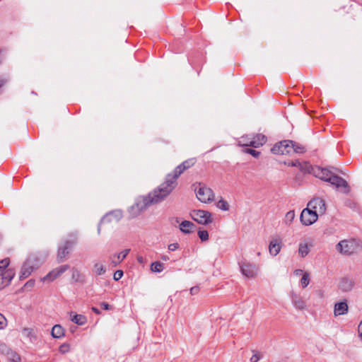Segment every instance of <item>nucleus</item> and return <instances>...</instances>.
I'll list each match as a JSON object with an SVG mask.
<instances>
[{"label": "nucleus", "mask_w": 362, "mask_h": 362, "mask_svg": "<svg viewBox=\"0 0 362 362\" xmlns=\"http://www.w3.org/2000/svg\"><path fill=\"white\" fill-rule=\"evenodd\" d=\"M195 162V158H189L177 165L172 173L166 175L164 182L147 195L142 196L136 200L129 210L130 216L132 218L136 217L151 205L164 200L175 188L176 181L179 176L186 170L193 166Z\"/></svg>", "instance_id": "1"}, {"label": "nucleus", "mask_w": 362, "mask_h": 362, "mask_svg": "<svg viewBox=\"0 0 362 362\" xmlns=\"http://www.w3.org/2000/svg\"><path fill=\"white\" fill-rule=\"evenodd\" d=\"M337 173H341L339 169L334 167L321 168L320 166H315L313 168V175L334 186L338 190L344 194H349L350 187L348 182L342 177L336 175Z\"/></svg>", "instance_id": "2"}, {"label": "nucleus", "mask_w": 362, "mask_h": 362, "mask_svg": "<svg viewBox=\"0 0 362 362\" xmlns=\"http://www.w3.org/2000/svg\"><path fill=\"white\" fill-rule=\"evenodd\" d=\"M360 247V241L358 240L350 238L339 241L336 245V250L340 254L351 255L356 252Z\"/></svg>", "instance_id": "3"}, {"label": "nucleus", "mask_w": 362, "mask_h": 362, "mask_svg": "<svg viewBox=\"0 0 362 362\" xmlns=\"http://www.w3.org/2000/svg\"><path fill=\"white\" fill-rule=\"evenodd\" d=\"M9 262L8 258L0 261V289L8 286L15 276L13 269H6Z\"/></svg>", "instance_id": "4"}, {"label": "nucleus", "mask_w": 362, "mask_h": 362, "mask_svg": "<svg viewBox=\"0 0 362 362\" xmlns=\"http://www.w3.org/2000/svg\"><path fill=\"white\" fill-rule=\"evenodd\" d=\"M241 274L247 278H254L257 276L259 267L257 264L250 262L245 259L238 262Z\"/></svg>", "instance_id": "5"}, {"label": "nucleus", "mask_w": 362, "mask_h": 362, "mask_svg": "<svg viewBox=\"0 0 362 362\" xmlns=\"http://www.w3.org/2000/svg\"><path fill=\"white\" fill-rule=\"evenodd\" d=\"M191 216L194 221L202 225H207L213 221L211 213L204 210H194Z\"/></svg>", "instance_id": "6"}, {"label": "nucleus", "mask_w": 362, "mask_h": 362, "mask_svg": "<svg viewBox=\"0 0 362 362\" xmlns=\"http://www.w3.org/2000/svg\"><path fill=\"white\" fill-rule=\"evenodd\" d=\"M76 243V239L68 240L64 242L63 246L59 247L57 257L58 262H62L64 261Z\"/></svg>", "instance_id": "7"}, {"label": "nucleus", "mask_w": 362, "mask_h": 362, "mask_svg": "<svg viewBox=\"0 0 362 362\" xmlns=\"http://www.w3.org/2000/svg\"><path fill=\"white\" fill-rule=\"evenodd\" d=\"M291 140H283L276 143L271 148L274 154L277 155H290Z\"/></svg>", "instance_id": "8"}, {"label": "nucleus", "mask_w": 362, "mask_h": 362, "mask_svg": "<svg viewBox=\"0 0 362 362\" xmlns=\"http://www.w3.org/2000/svg\"><path fill=\"white\" fill-rule=\"evenodd\" d=\"M318 215L310 207L304 209L300 214V219L305 226H310L317 221Z\"/></svg>", "instance_id": "9"}, {"label": "nucleus", "mask_w": 362, "mask_h": 362, "mask_svg": "<svg viewBox=\"0 0 362 362\" xmlns=\"http://www.w3.org/2000/svg\"><path fill=\"white\" fill-rule=\"evenodd\" d=\"M196 195L197 199L203 203L211 202L214 197L213 191L205 186L200 187L198 189Z\"/></svg>", "instance_id": "10"}, {"label": "nucleus", "mask_w": 362, "mask_h": 362, "mask_svg": "<svg viewBox=\"0 0 362 362\" xmlns=\"http://www.w3.org/2000/svg\"><path fill=\"white\" fill-rule=\"evenodd\" d=\"M308 206L312 209L317 214H324L326 211V204L324 199L320 197L314 198L308 204Z\"/></svg>", "instance_id": "11"}, {"label": "nucleus", "mask_w": 362, "mask_h": 362, "mask_svg": "<svg viewBox=\"0 0 362 362\" xmlns=\"http://www.w3.org/2000/svg\"><path fill=\"white\" fill-rule=\"evenodd\" d=\"M69 266L68 264H64L59 267H57L49 272L46 276H45L42 281H52L57 278L59 277L63 273H64L68 269Z\"/></svg>", "instance_id": "12"}, {"label": "nucleus", "mask_w": 362, "mask_h": 362, "mask_svg": "<svg viewBox=\"0 0 362 362\" xmlns=\"http://www.w3.org/2000/svg\"><path fill=\"white\" fill-rule=\"evenodd\" d=\"M267 141V138L262 134H257L253 135L251 141L244 144L245 146H252L253 148H259L263 146Z\"/></svg>", "instance_id": "13"}, {"label": "nucleus", "mask_w": 362, "mask_h": 362, "mask_svg": "<svg viewBox=\"0 0 362 362\" xmlns=\"http://www.w3.org/2000/svg\"><path fill=\"white\" fill-rule=\"evenodd\" d=\"M33 259L31 258H28L23 264L21 271L20 273L19 278L20 279H24L28 277L31 273L35 269L33 264Z\"/></svg>", "instance_id": "14"}, {"label": "nucleus", "mask_w": 362, "mask_h": 362, "mask_svg": "<svg viewBox=\"0 0 362 362\" xmlns=\"http://www.w3.org/2000/svg\"><path fill=\"white\" fill-rule=\"evenodd\" d=\"M355 285V281L349 277H343L339 284V289L342 292H349L352 290Z\"/></svg>", "instance_id": "15"}, {"label": "nucleus", "mask_w": 362, "mask_h": 362, "mask_svg": "<svg viewBox=\"0 0 362 362\" xmlns=\"http://www.w3.org/2000/svg\"><path fill=\"white\" fill-rule=\"evenodd\" d=\"M71 279L74 283L83 285L86 283V276L76 268L71 269Z\"/></svg>", "instance_id": "16"}, {"label": "nucleus", "mask_w": 362, "mask_h": 362, "mask_svg": "<svg viewBox=\"0 0 362 362\" xmlns=\"http://www.w3.org/2000/svg\"><path fill=\"white\" fill-rule=\"evenodd\" d=\"M348 312V304L346 300L335 303L334 314L335 316L346 314Z\"/></svg>", "instance_id": "17"}, {"label": "nucleus", "mask_w": 362, "mask_h": 362, "mask_svg": "<svg viewBox=\"0 0 362 362\" xmlns=\"http://www.w3.org/2000/svg\"><path fill=\"white\" fill-rule=\"evenodd\" d=\"M291 300L294 307L298 310H304L306 307L305 300L299 295L293 293Z\"/></svg>", "instance_id": "18"}, {"label": "nucleus", "mask_w": 362, "mask_h": 362, "mask_svg": "<svg viewBox=\"0 0 362 362\" xmlns=\"http://www.w3.org/2000/svg\"><path fill=\"white\" fill-rule=\"evenodd\" d=\"M196 226L189 221H183L180 223V230L185 234H189L194 231Z\"/></svg>", "instance_id": "19"}, {"label": "nucleus", "mask_w": 362, "mask_h": 362, "mask_svg": "<svg viewBox=\"0 0 362 362\" xmlns=\"http://www.w3.org/2000/svg\"><path fill=\"white\" fill-rule=\"evenodd\" d=\"M280 243L281 240L279 239H275L270 241L269 245V251L272 255L276 256L279 253L281 250Z\"/></svg>", "instance_id": "20"}, {"label": "nucleus", "mask_w": 362, "mask_h": 362, "mask_svg": "<svg viewBox=\"0 0 362 362\" xmlns=\"http://www.w3.org/2000/svg\"><path fill=\"white\" fill-rule=\"evenodd\" d=\"M70 317L71 320L78 325H83L87 322L86 316L80 314H76L74 312L70 313Z\"/></svg>", "instance_id": "21"}, {"label": "nucleus", "mask_w": 362, "mask_h": 362, "mask_svg": "<svg viewBox=\"0 0 362 362\" xmlns=\"http://www.w3.org/2000/svg\"><path fill=\"white\" fill-rule=\"evenodd\" d=\"M290 146L291 148V154L293 153L301 154L306 151V148L303 145L293 141H291Z\"/></svg>", "instance_id": "22"}, {"label": "nucleus", "mask_w": 362, "mask_h": 362, "mask_svg": "<svg viewBox=\"0 0 362 362\" xmlns=\"http://www.w3.org/2000/svg\"><path fill=\"white\" fill-rule=\"evenodd\" d=\"M64 335V329L60 325H55L52 329V336L54 338H61Z\"/></svg>", "instance_id": "23"}, {"label": "nucleus", "mask_w": 362, "mask_h": 362, "mask_svg": "<svg viewBox=\"0 0 362 362\" xmlns=\"http://www.w3.org/2000/svg\"><path fill=\"white\" fill-rule=\"evenodd\" d=\"M129 251H130V249H125L123 251H122L121 252L114 255V258H115L116 259L112 260V263H114L115 264H117L122 262L126 258V257L129 254Z\"/></svg>", "instance_id": "24"}, {"label": "nucleus", "mask_w": 362, "mask_h": 362, "mask_svg": "<svg viewBox=\"0 0 362 362\" xmlns=\"http://www.w3.org/2000/svg\"><path fill=\"white\" fill-rule=\"evenodd\" d=\"M93 271L97 276H101L105 274L106 268L103 264L97 262L94 264Z\"/></svg>", "instance_id": "25"}, {"label": "nucleus", "mask_w": 362, "mask_h": 362, "mask_svg": "<svg viewBox=\"0 0 362 362\" xmlns=\"http://www.w3.org/2000/svg\"><path fill=\"white\" fill-rule=\"evenodd\" d=\"M310 252L309 246L306 243H300L298 247V253L302 257H305Z\"/></svg>", "instance_id": "26"}, {"label": "nucleus", "mask_w": 362, "mask_h": 362, "mask_svg": "<svg viewBox=\"0 0 362 362\" xmlns=\"http://www.w3.org/2000/svg\"><path fill=\"white\" fill-rule=\"evenodd\" d=\"M298 168L303 173H310V170L311 169L313 170V168L308 162H305V161H304V162L300 161V165H298Z\"/></svg>", "instance_id": "27"}, {"label": "nucleus", "mask_w": 362, "mask_h": 362, "mask_svg": "<svg viewBox=\"0 0 362 362\" xmlns=\"http://www.w3.org/2000/svg\"><path fill=\"white\" fill-rule=\"evenodd\" d=\"M151 269L153 272H160L164 269V264L160 262H154L151 265Z\"/></svg>", "instance_id": "28"}, {"label": "nucleus", "mask_w": 362, "mask_h": 362, "mask_svg": "<svg viewBox=\"0 0 362 362\" xmlns=\"http://www.w3.org/2000/svg\"><path fill=\"white\" fill-rule=\"evenodd\" d=\"M112 215H113V213H112V212H110V213H109V214H107L105 216H104L101 218V220H100V223H99V224H98V234H100V230H101V224H102L103 223H104V222H106V221H107V222H110V216H112Z\"/></svg>", "instance_id": "29"}, {"label": "nucleus", "mask_w": 362, "mask_h": 362, "mask_svg": "<svg viewBox=\"0 0 362 362\" xmlns=\"http://www.w3.org/2000/svg\"><path fill=\"white\" fill-rule=\"evenodd\" d=\"M217 207L218 209H220L222 211H228L229 210V204L228 203L223 200V199H221L217 203Z\"/></svg>", "instance_id": "30"}, {"label": "nucleus", "mask_w": 362, "mask_h": 362, "mask_svg": "<svg viewBox=\"0 0 362 362\" xmlns=\"http://www.w3.org/2000/svg\"><path fill=\"white\" fill-rule=\"evenodd\" d=\"M295 218V212L294 211L291 210V211H288L286 214V216H285V222L286 224H290L292 223V221H293Z\"/></svg>", "instance_id": "31"}, {"label": "nucleus", "mask_w": 362, "mask_h": 362, "mask_svg": "<svg viewBox=\"0 0 362 362\" xmlns=\"http://www.w3.org/2000/svg\"><path fill=\"white\" fill-rule=\"evenodd\" d=\"M309 282H310L309 274L307 273V272H305L303 274V276H302V278L300 279V284H301L302 287L303 288L307 287L308 285L309 284Z\"/></svg>", "instance_id": "32"}, {"label": "nucleus", "mask_w": 362, "mask_h": 362, "mask_svg": "<svg viewBox=\"0 0 362 362\" xmlns=\"http://www.w3.org/2000/svg\"><path fill=\"white\" fill-rule=\"evenodd\" d=\"M198 236L202 241H206L209 240V233L206 230H199Z\"/></svg>", "instance_id": "33"}, {"label": "nucleus", "mask_w": 362, "mask_h": 362, "mask_svg": "<svg viewBox=\"0 0 362 362\" xmlns=\"http://www.w3.org/2000/svg\"><path fill=\"white\" fill-rule=\"evenodd\" d=\"M244 153H248L252 156L255 158H258L260 155V152L252 148H246L244 151Z\"/></svg>", "instance_id": "34"}, {"label": "nucleus", "mask_w": 362, "mask_h": 362, "mask_svg": "<svg viewBox=\"0 0 362 362\" xmlns=\"http://www.w3.org/2000/svg\"><path fill=\"white\" fill-rule=\"evenodd\" d=\"M7 325V320L4 315L0 313V329H4Z\"/></svg>", "instance_id": "35"}, {"label": "nucleus", "mask_w": 362, "mask_h": 362, "mask_svg": "<svg viewBox=\"0 0 362 362\" xmlns=\"http://www.w3.org/2000/svg\"><path fill=\"white\" fill-rule=\"evenodd\" d=\"M252 138H250L248 135L243 136L240 138V141H239V144L240 146H245L243 144H247L249 141H251Z\"/></svg>", "instance_id": "36"}, {"label": "nucleus", "mask_w": 362, "mask_h": 362, "mask_svg": "<svg viewBox=\"0 0 362 362\" xmlns=\"http://www.w3.org/2000/svg\"><path fill=\"white\" fill-rule=\"evenodd\" d=\"M69 349H70L69 345L67 344H63L59 348V351L62 354H65V353L69 351Z\"/></svg>", "instance_id": "37"}, {"label": "nucleus", "mask_w": 362, "mask_h": 362, "mask_svg": "<svg viewBox=\"0 0 362 362\" xmlns=\"http://www.w3.org/2000/svg\"><path fill=\"white\" fill-rule=\"evenodd\" d=\"M123 272L122 270H117L113 275L115 281H119L123 276Z\"/></svg>", "instance_id": "38"}, {"label": "nucleus", "mask_w": 362, "mask_h": 362, "mask_svg": "<svg viewBox=\"0 0 362 362\" xmlns=\"http://www.w3.org/2000/svg\"><path fill=\"white\" fill-rule=\"evenodd\" d=\"M285 164L288 166L298 167V165H300V160H291V161H288V162H285Z\"/></svg>", "instance_id": "39"}, {"label": "nucleus", "mask_w": 362, "mask_h": 362, "mask_svg": "<svg viewBox=\"0 0 362 362\" xmlns=\"http://www.w3.org/2000/svg\"><path fill=\"white\" fill-rule=\"evenodd\" d=\"M11 355V361L13 362H20L21 361L20 356L18 354H16V352H12Z\"/></svg>", "instance_id": "40"}, {"label": "nucleus", "mask_w": 362, "mask_h": 362, "mask_svg": "<svg viewBox=\"0 0 362 362\" xmlns=\"http://www.w3.org/2000/svg\"><path fill=\"white\" fill-rule=\"evenodd\" d=\"M262 356L259 354H255L252 356L250 358V362H257L260 358Z\"/></svg>", "instance_id": "41"}, {"label": "nucleus", "mask_w": 362, "mask_h": 362, "mask_svg": "<svg viewBox=\"0 0 362 362\" xmlns=\"http://www.w3.org/2000/svg\"><path fill=\"white\" fill-rule=\"evenodd\" d=\"M100 307L103 309V310H110L112 308V305H110V304H108L106 302H102L100 303Z\"/></svg>", "instance_id": "42"}, {"label": "nucleus", "mask_w": 362, "mask_h": 362, "mask_svg": "<svg viewBox=\"0 0 362 362\" xmlns=\"http://www.w3.org/2000/svg\"><path fill=\"white\" fill-rule=\"evenodd\" d=\"M180 245L178 243H171L168 245V250L170 251H175L179 248Z\"/></svg>", "instance_id": "43"}, {"label": "nucleus", "mask_w": 362, "mask_h": 362, "mask_svg": "<svg viewBox=\"0 0 362 362\" xmlns=\"http://www.w3.org/2000/svg\"><path fill=\"white\" fill-rule=\"evenodd\" d=\"M199 290V288L198 286H194V287L191 288L190 293L192 295H194V294L197 293Z\"/></svg>", "instance_id": "44"}, {"label": "nucleus", "mask_w": 362, "mask_h": 362, "mask_svg": "<svg viewBox=\"0 0 362 362\" xmlns=\"http://www.w3.org/2000/svg\"><path fill=\"white\" fill-rule=\"evenodd\" d=\"M358 330L359 336L362 340V321L360 322V324L358 325Z\"/></svg>", "instance_id": "45"}, {"label": "nucleus", "mask_w": 362, "mask_h": 362, "mask_svg": "<svg viewBox=\"0 0 362 362\" xmlns=\"http://www.w3.org/2000/svg\"><path fill=\"white\" fill-rule=\"evenodd\" d=\"M23 332H26L28 336H30L33 333V329L30 328H24Z\"/></svg>", "instance_id": "46"}, {"label": "nucleus", "mask_w": 362, "mask_h": 362, "mask_svg": "<svg viewBox=\"0 0 362 362\" xmlns=\"http://www.w3.org/2000/svg\"><path fill=\"white\" fill-rule=\"evenodd\" d=\"M35 284L34 280H29L25 285V286H33Z\"/></svg>", "instance_id": "47"}, {"label": "nucleus", "mask_w": 362, "mask_h": 362, "mask_svg": "<svg viewBox=\"0 0 362 362\" xmlns=\"http://www.w3.org/2000/svg\"><path fill=\"white\" fill-rule=\"evenodd\" d=\"M91 310L95 314L100 315L101 313L100 310L98 308H95V307H92Z\"/></svg>", "instance_id": "48"}, {"label": "nucleus", "mask_w": 362, "mask_h": 362, "mask_svg": "<svg viewBox=\"0 0 362 362\" xmlns=\"http://www.w3.org/2000/svg\"><path fill=\"white\" fill-rule=\"evenodd\" d=\"M137 261L140 263H143L144 262V258L143 257L141 256H138L137 257Z\"/></svg>", "instance_id": "49"}, {"label": "nucleus", "mask_w": 362, "mask_h": 362, "mask_svg": "<svg viewBox=\"0 0 362 362\" xmlns=\"http://www.w3.org/2000/svg\"><path fill=\"white\" fill-rule=\"evenodd\" d=\"M303 272V270L302 269H296L294 273L296 274V275H299L301 273Z\"/></svg>", "instance_id": "50"}, {"label": "nucleus", "mask_w": 362, "mask_h": 362, "mask_svg": "<svg viewBox=\"0 0 362 362\" xmlns=\"http://www.w3.org/2000/svg\"><path fill=\"white\" fill-rule=\"evenodd\" d=\"M173 219L175 220V221L176 223H179V218H173Z\"/></svg>", "instance_id": "51"}, {"label": "nucleus", "mask_w": 362, "mask_h": 362, "mask_svg": "<svg viewBox=\"0 0 362 362\" xmlns=\"http://www.w3.org/2000/svg\"><path fill=\"white\" fill-rule=\"evenodd\" d=\"M76 329V327H74V328H71V331L73 332Z\"/></svg>", "instance_id": "52"}]
</instances>
